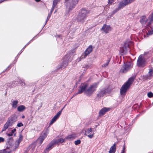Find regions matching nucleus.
<instances>
[{"label": "nucleus", "instance_id": "6ab92c4d", "mask_svg": "<svg viewBox=\"0 0 153 153\" xmlns=\"http://www.w3.org/2000/svg\"><path fill=\"white\" fill-rule=\"evenodd\" d=\"M110 110V108H108L104 107L102 108L99 112V115L101 116L103 115L106 112Z\"/></svg>", "mask_w": 153, "mask_h": 153}, {"label": "nucleus", "instance_id": "052dcab7", "mask_svg": "<svg viewBox=\"0 0 153 153\" xmlns=\"http://www.w3.org/2000/svg\"><path fill=\"white\" fill-rule=\"evenodd\" d=\"M152 103L153 104V102Z\"/></svg>", "mask_w": 153, "mask_h": 153}, {"label": "nucleus", "instance_id": "a18cd8bd", "mask_svg": "<svg viewBox=\"0 0 153 153\" xmlns=\"http://www.w3.org/2000/svg\"><path fill=\"white\" fill-rule=\"evenodd\" d=\"M16 129L15 128H14L11 131V132L13 134L14 133V132L16 131Z\"/></svg>", "mask_w": 153, "mask_h": 153}, {"label": "nucleus", "instance_id": "6e6d98bb", "mask_svg": "<svg viewBox=\"0 0 153 153\" xmlns=\"http://www.w3.org/2000/svg\"><path fill=\"white\" fill-rule=\"evenodd\" d=\"M58 36V37H60L61 36H60V35H59Z\"/></svg>", "mask_w": 153, "mask_h": 153}, {"label": "nucleus", "instance_id": "dca6fc26", "mask_svg": "<svg viewBox=\"0 0 153 153\" xmlns=\"http://www.w3.org/2000/svg\"><path fill=\"white\" fill-rule=\"evenodd\" d=\"M62 110H61V111H59L53 117V118L52 119L50 123V125H52L58 118L60 116L62 113Z\"/></svg>", "mask_w": 153, "mask_h": 153}, {"label": "nucleus", "instance_id": "f03ea898", "mask_svg": "<svg viewBox=\"0 0 153 153\" xmlns=\"http://www.w3.org/2000/svg\"><path fill=\"white\" fill-rule=\"evenodd\" d=\"M134 79V77H131L123 84L120 89V93L121 95H125L127 90L128 89L133 82Z\"/></svg>", "mask_w": 153, "mask_h": 153}, {"label": "nucleus", "instance_id": "bb28decb", "mask_svg": "<svg viewBox=\"0 0 153 153\" xmlns=\"http://www.w3.org/2000/svg\"><path fill=\"white\" fill-rule=\"evenodd\" d=\"M18 102L17 100H14L12 104V107L14 108H16L17 106Z\"/></svg>", "mask_w": 153, "mask_h": 153}, {"label": "nucleus", "instance_id": "72a5a7b5", "mask_svg": "<svg viewBox=\"0 0 153 153\" xmlns=\"http://www.w3.org/2000/svg\"><path fill=\"white\" fill-rule=\"evenodd\" d=\"M81 143V141L79 140H78L74 142V143L76 145H78Z\"/></svg>", "mask_w": 153, "mask_h": 153}, {"label": "nucleus", "instance_id": "09e8293b", "mask_svg": "<svg viewBox=\"0 0 153 153\" xmlns=\"http://www.w3.org/2000/svg\"><path fill=\"white\" fill-rule=\"evenodd\" d=\"M25 116H24V115H23V116H22V118H25Z\"/></svg>", "mask_w": 153, "mask_h": 153}, {"label": "nucleus", "instance_id": "58836bf2", "mask_svg": "<svg viewBox=\"0 0 153 153\" xmlns=\"http://www.w3.org/2000/svg\"><path fill=\"white\" fill-rule=\"evenodd\" d=\"M12 83H7V86L10 88H12L13 86H14V85H12Z\"/></svg>", "mask_w": 153, "mask_h": 153}, {"label": "nucleus", "instance_id": "13d9d810", "mask_svg": "<svg viewBox=\"0 0 153 153\" xmlns=\"http://www.w3.org/2000/svg\"><path fill=\"white\" fill-rule=\"evenodd\" d=\"M56 12V10H55V12H54V13H55V12Z\"/></svg>", "mask_w": 153, "mask_h": 153}, {"label": "nucleus", "instance_id": "f8f14e48", "mask_svg": "<svg viewBox=\"0 0 153 153\" xmlns=\"http://www.w3.org/2000/svg\"><path fill=\"white\" fill-rule=\"evenodd\" d=\"M48 134V132L47 131H43L40 137L37 140V141L39 142L40 144L42 143L43 141L47 137Z\"/></svg>", "mask_w": 153, "mask_h": 153}, {"label": "nucleus", "instance_id": "b1692460", "mask_svg": "<svg viewBox=\"0 0 153 153\" xmlns=\"http://www.w3.org/2000/svg\"><path fill=\"white\" fill-rule=\"evenodd\" d=\"M26 108L23 105H20L17 107V110L19 112L23 111Z\"/></svg>", "mask_w": 153, "mask_h": 153}, {"label": "nucleus", "instance_id": "1a4fd4ad", "mask_svg": "<svg viewBox=\"0 0 153 153\" xmlns=\"http://www.w3.org/2000/svg\"><path fill=\"white\" fill-rule=\"evenodd\" d=\"M129 46L128 43L126 42L124 43L123 46L120 48L119 50L120 52L122 54H126L129 50Z\"/></svg>", "mask_w": 153, "mask_h": 153}, {"label": "nucleus", "instance_id": "a19ab883", "mask_svg": "<svg viewBox=\"0 0 153 153\" xmlns=\"http://www.w3.org/2000/svg\"><path fill=\"white\" fill-rule=\"evenodd\" d=\"M19 144H18V143H17L16 144L15 146V149H16L17 148L19 147Z\"/></svg>", "mask_w": 153, "mask_h": 153}, {"label": "nucleus", "instance_id": "e433bc0d", "mask_svg": "<svg viewBox=\"0 0 153 153\" xmlns=\"http://www.w3.org/2000/svg\"><path fill=\"white\" fill-rule=\"evenodd\" d=\"M5 140L3 137H0V143L3 142Z\"/></svg>", "mask_w": 153, "mask_h": 153}, {"label": "nucleus", "instance_id": "4d7b16f0", "mask_svg": "<svg viewBox=\"0 0 153 153\" xmlns=\"http://www.w3.org/2000/svg\"><path fill=\"white\" fill-rule=\"evenodd\" d=\"M39 96V95H36V96H37V97Z\"/></svg>", "mask_w": 153, "mask_h": 153}, {"label": "nucleus", "instance_id": "393cba45", "mask_svg": "<svg viewBox=\"0 0 153 153\" xmlns=\"http://www.w3.org/2000/svg\"><path fill=\"white\" fill-rule=\"evenodd\" d=\"M11 151L9 149L0 150V153H11Z\"/></svg>", "mask_w": 153, "mask_h": 153}, {"label": "nucleus", "instance_id": "5fc2aeb1", "mask_svg": "<svg viewBox=\"0 0 153 153\" xmlns=\"http://www.w3.org/2000/svg\"><path fill=\"white\" fill-rule=\"evenodd\" d=\"M152 19H153V14H152Z\"/></svg>", "mask_w": 153, "mask_h": 153}, {"label": "nucleus", "instance_id": "f704fd0d", "mask_svg": "<svg viewBox=\"0 0 153 153\" xmlns=\"http://www.w3.org/2000/svg\"><path fill=\"white\" fill-rule=\"evenodd\" d=\"M19 83L21 84V85L23 86H24L25 85V83L24 82V80H20Z\"/></svg>", "mask_w": 153, "mask_h": 153}, {"label": "nucleus", "instance_id": "c756f323", "mask_svg": "<svg viewBox=\"0 0 153 153\" xmlns=\"http://www.w3.org/2000/svg\"><path fill=\"white\" fill-rule=\"evenodd\" d=\"M147 19H146L144 18L141 19L140 21V22L142 24H144L146 23Z\"/></svg>", "mask_w": 153, "mask_h": 153}, {"label": "nucleus", "instance_id": "0eeeda50", "mask_svg": "<svg viewBox=\"0 0 153 153\" xmlns=\"http://www.w3.org/2000/svg\"><path fill=\"white\" fill-rule=\"evenodd\" d=\"M133 64L130 62H127L126 64L121 68L120 71L122 73H126L133 67Z\"/></svg>", "mask_w": 153, "mask_h": 153}, {"label": "nucleus", "instance_id": "c9c22d12", "mask_svg": "<svg viewBox=\"0 0 153 153\" xmlns=\"http://www.w3.org/2000/svg\"><path fill=\"white\" fill-rule=\"evenodd\" d=\"M32 40L33 39L31 40L27 44L25 45L23 47V49H24L27 45H28L32 41Z\"/></svg>", "mask_w": 153, "mask_h": 153}, {"label": "nucleus", "instance_id": "ddd939ff", "mask_svg": "<svg viewBox=\"0 0 153 153\" xmlns=\"http://www.w3.org/2000/svg\"><path fill=\"white\" fill-rule=\"evenodd\" d=\"M56 141H53V140L51 141L47 146L46 149L44 150V152H48L51 149L54 147V145L56 144Z\"/></svg>", "mask_w": 153, "mask_h": 153}, {"label": "nucleus", "instance_id": "39448f33", "mask_svg": "<svg viewBox=\"0 0 153 153\" xmlns=\"http://www.w3.org/2000/svg\"><path fill=\"white\" fill-rule=\"evenodd\" d=\"M79 0H68L66 2V6L69 12L75 8Z\"/></svg>", "mask_w": 153, "mask_h": 153}, {"label": "nucleus", "instance_id": "9b49d317", "mask_svg": "<svg viewBox=\"0 0 153 153\" xmlns=\"http://www.w3.org/2000/svg\"><path fill=\"white\" fill-rule=\"evenodd\" d=\"M93 48L92 45H90L84 52V55H82L79 59V61H80L81 59L85 58L86 56L89 54L92 51Z\"/></svg>", "mask_w": 153, "mask_h": 153}, {"label": "nucleus", "instance_id": "864d4df0", "mask_svg": "<svg viewBox=\"0 0 153 153\" xmlns=\"http://www.w3.org/2000/svg\"><path fill=\"white\" fill-rule=\"evenodd\" d=\"M22 53V52L20 51L19 53V54H20Z\"/></svg>", "mask_w": 153, "mask_h": 153}, {"label": "nucleus", "instance_id": "aec40b11", "mask_svg": "<svg viewBox=\"0 0 153 153\" xmlns=\"http://www.w3.org/2000/svg\"><path fill=\"white\" fill-rule=\"evenodd\" d=\"M76 135L74 134H70L67 136L65 138V140H73L76 137Z\"/></svg>", "mask_w": 153, "mask_h": 153}, {"label": "nucleus", "instance_id": "5701e85b", "mask_svg": "<svg viewBox=\"0 0 153 153\" xmlns=\"http://www.w3.org/2000/svg\"><path fill=\"white\" fill-rule=\"evenodd\" d=\"M122 8H123L121 7H120V5L118 4V7L115 9L111 13V15L112 16L114 15L119 10Z\"/></svg>", "mask_w": 153, "mask_h": 153}, {"label": "nucleus", "instance_id": "412c9836", "mask_svg": "<svg viewBox=\"0 0 153 153\" xmlns=\"http://www.w3.org/2000/svg\"><path fill=\"white\" fill-rule=\"evenodd\" d=\"M60 0H54L53 3V4L51 9L50 13H52V12L53 11L54 9L55 6L57 5L58 2Z\"/></svg>", "mask_w": 153, "mask_h": 153}, {"label": "nucleus", "instance_id": "4be33fe9", "mask_svg": "<svg viewBox=\"0 0 153 153\" xmlns=\"http://www.w3.org/2000/svg\"><path fill=\"white\" fill-rule=\"evenodd\" d=\"M116 144H114L110 148L109 153H115L116 151Z\"/></svg>", "mask_w": 153, "mask_h": 153}, {"label": "nucleus", "instance_id": "603ef678", "mask_svg": "<svg viewBox=\"0 0 153 153\" xmlns=\"http://www.w3.org/2000/svg\"><path fill=\"white\" fill-rule=\"evenodd\" d=\"M10 68V66H9L7 68H8V69H9Z\"/></svg>", "mask_w": 153, "mask_h": 153}, {"label": "nucleus", "instance_id": "ea45409f", "mask_svg": "<svg viewBox=\"0 0 153 153\" xmlns=\"http://www.w3.org/2000/svg\"><path fill=\"white\" fill-rule=\"evenodd\" d=\"M125 146L124 145L123 146V149L121 151V153H125L124 152H125Z\"/></svg>", "mask_w": 153, "mask_h": 153}, {"label": "nucleus", "instance_id": "3c124183", "mask_svg": "<svg viewBox=\"0 0 153 153\" xmlns=\"http://www.w3.org/2000/svg\"><path fill=\"white\" fill-rule=\"evenodd\" d=\"M24 50L23 48L22 49V50L21 51L22 52Z\"/></svg>", "mask_w": 153, "mask_h": 153}, {"label": "nucleus", "instance_id": "4468645a", "mask_svg": "<svg viewBox=\"0 0 153 153\" xmlns=\"http://www.w3.org/2000/svg\"><path fill=\"white\" fill-rule=\"evenodd\" d=\"M151 21L148 24L147 26L149 27L150 29L148 30V33H147L146 34L144 35L146 37H148L149 35L153 34V23L151 24Z\"/></svg>", "mask_w": 153, "mask_h": 153}, {"label": "nucleus", "instance_id": "423d86ee", "mask_svg": "<svg viewBox=\"0 0 153 153\" xmlns=\"http://www.w3.org/2000/svg\"><path fill=\"white\" fill-rule=\"evenodd\" d=\"M72 60V59L71 58L70 55L68 54H67L64 57L63 62L60 65L59 68L62 69L65 68L67 65L68 63L71 62Z\"/></svg>", "mask_w": 153, "mask_h": 153}, {"label": "nucleus", "instance_id": "6e6552de", "mask_svg": "<svg viewBox=\"0 0 153 153\" xmlns=\"http://www.w3.org/2000/svg\"><path fill=\"white\" fill-rule=\"evenodd\" d=\"M145 62V59L141 55H140L137 60V65L139 67H144L146 65Z\"/></svg>", "mask_w": 153, "mask_h": 153}, {"label": "nucleus", "instance_id": "c03bdc74", "mask_svg": "<svg viewBox=\"0 0 153 153\" xmlns=\"http://www.w3.org/2000/svg\"><path fill=\"white\" fill-rule=\"evenodd\" d=\"M89 66L87 65H84L83 66V68L86 69L88 68H89Z\"/></svg>", "mask_w": 153, "mask_h": 153}, {"label": "nucleus", "instance_id": "cd10ccee", "mask_svg": "<svg viewBox=\"0 0 153 153\" xmlns=\"http://www.w3.org/2000/svg\"><path fill=\"white\" fill-rule=\"evenodd\" d=\"M53 141H56V144H58L59 143H62L65 140V139H64L62 138H60V139H59L58 140H53Z\"/></svg>", "mask_w": 153, "mask_h": 153}, {"label": "nucleus", "instance_id": "bf43d9fd", "mask_svg": "<svg viewBox=\"0 0 153 153\" xmlns=\"http://www.w3.org/2000/svg\"><path fill=\"white\" fill-rule=\"evenodd\" d=\"M148 153H151L150 152H149Z\"/></svg>", "mask_w": 153, "mask_h": 153}, {"label": "nucleus", "instance_id": "37998d69", "mask_svg": "<svg viewBox=\"0 0 153 153\" xmlns=\"http://www.w3.org/2000/svg\"><path fill=\"white\" fill-rule=\"evenodd\" d=\"M87 136L90 138H91L93 137V134L87 135Z\"/></svg>", "mask_w": 153, "mask_h": 153}, {"label": "nucleus", "instance_id": "20e7f679", "mask_svg": "<svg viewBox=\"0 0 153 153\" xmlns=\"http://www.w3.org/2000/svg\"><path fill=\"white\" fill-rule=\"evenodd\" d=\"M90 11L84 9L81 10L76 18L77 21L83 23L85 20L87 14L89 13Z\"/></svg>", "mask_w": 153, "mask_h": 153}, {"label": "nucleus", "instance_id": "8fccbe9b", "mask_svg": "<svg viewBox=\"0 0 153 153\" xmlns=\"http://www.w3.org/2000/svg\"><path fill=\"white\" fill-rule=\"evenodd\" d=\"M36 2H39L40 1V0H35Z\"/></svg>", "mask_w": 153, "mask_h": 153}, {"label": "nucleus", "instance_id": "9d476101", "mask_svg": "<svg viewBox=\"0 0 153 153\" xmlns=\"http://www.w3.org/2000/svg\"><path fill=\"white\" fill-rule=\"evenodd\" d=\"M109 91V89L108 87H105L101 89L99 91L97 94V97L99 98L103 97Z\"/></svg>", "mask_w": 153, "mask_h": 153}, {"label": "nucleus", "instance_id": "f257e3e1", "mask_svg": "<svg viewBox=\"0 0 153 153\" xmlns=\"http://www.w3.org/2000/svg\"><path fill=\"white\" fill-rule=\"evenodd\" d=\"M98 83H94L91 85L90 86L88 87V84L87 83H82L81 84H84L86 86L85 87L84 91H85L86 95L90 96L92 95L96 91L98 87Z\"/></svg>", "mask_w": 153, "mask_h": 153}, {"label": "nucleus", "instance_id": "4c0bfd02", "mask_svg": "<svg viewBox=\"0 0 153 153\" xmlns=\"http://www.w3.org/2000/svg\"><path fill=\"white\" fill-rule=\"evenodd\" d=\"M23 124L22 123H19L17 125V126L18 127H21L23 126Z\"/></svg>", "mask_w": 153, "mask_h": 153}, {"label": "nucleus", "instance_id": "f3484780", "mask_svg": "<svg viewBox=\"0 0 153 153\" xmlns=\"http://www.w3.org/2000/svg\"><path fill=\"white\" fill-rule=\"evenodd\" d=\"M86 85L84 84H81L80 85L79 87L78 92L74 94L73 95V97H74L79 94H81L83 92L85 89Z\"/></svg>", "mask_w": 153, "mask_h": 153}, {"label": "nucleus", "instance_id": "2eb2a0df", "mask_svg": "<svg viewBox=\"0 0 153 153\" xmlns=\"http://www.w3.org/2000/svg\"><path fill=\"white\" fill-rule=\"evenodd\" d=\"M153 77V69L150 68L149 69L148 74L145 75L143 76V78L145 79H150Z\"/></svg>", "mask_w": 153, "mask_h": 153}, {"label": "nucleus", "instance_id": "2f4dec72", "mask_svg": "<svg viewBox=\"0 0 153 153\" xmlns=\"http://www.w3.org/2000/svg\"><path fill=\"white\" fill-rule=\"evenodd\" d=\"M51 14H52L51 13H49L48 14V17H47V20H46L45 21V24L44 25V26L47 23V22L48 21L49 19H50V16H51Z\"/></svg>", "mask_w": 153, "mask_h": 153}, {"label": "nucleus", "instance_id": "a878e982", "mask_svg": "<svg viewBox=\"0 0 153 153\" xmlns=\"http://www.w3.org/2000/svg\"><path fill=\"white\" fill-rule=\"evenodd\" d=\"M85 132V134L86 135H87L89 134H90L92 131V128H86L84 130Z\"/></svg>", "mask_w": 153, "mask_h": 153}, {"label": "nucleus", "instance_id": "a211bd4d", "mask_svg": "<svg viewBox=\"0 0 153 153\" xmlns=\"http://www.w3.org/2000/svg\"><path fill=\"white\" fill-rule=\"evenodd\" d=\"M111 29V27L109 25L104 24L101 29V30H103L105 33H108Z\"/></svg>", "mask_w": 153, "mask_h": 153}, {"label": "nucleus", "instance_id": "79ce46f5", "mask_svg": "<svg viewBox=\"0 0 153 153\" xmlns=\"http://www.w3.org/2000/svg\"><path fill=\"white\" fill-rule=\"evenodd\" d=\"M114 0H108V3L111 4L114 2Z\"/></svg>", "mask_w": 153, "mask_h": 153}, {"label": "nucleus", "instance_id": "7ed1b4c3", "mask_svg": "<svg viewBox=\"0 0 153 153\" xmlns=\"http://www.w3.org/2000/svg\"><path fill=\"white\" fill-rule=\"evenodd\" d=\"M17 116L15 114H13L8 119L6 123L5 124L4 127L2 129L1 132L5 131L9 126H12L15 123L17 120Z\"/></svg>", "mask_w": 153, "mask_h": 153}, {"label": "nucleus", "instance_id": "de8ad7c7", "mask_svg": "<svg viewBox=\"0 0 153 153\" xmlns=\"http://www.w3.org/2000/svg\"><path fill=\"white\" fill-rule=\"evenodd\" d=\"M66 105H65L64 106V107H63V108L62 109V110H63V109L65 108V106Z\"/></svg>", "mask_w": 153, "mask_h": 153}, {"label": "nucleus", "instance_id": "473e14b6", "mask_svg": "<svg viewBox=\"0 0 153 153\" xmlns=\"http://www.w3.org/2000/svg\"><path fill=\"white\" fill-rule=\"evenodd\" d=\"M147 96L149 98H151L153 97V93L152 92H150L148 93Z\"/></svg>", "mask_w": 153, "mask_h": 153}, {"label": "nucleus", "instance_id": "49530a36", "mask_svg": "<svg viewBox=\"0 0 153 153\" xmlns=\"http://www.w3.org/2000/svg\"><path fill=\"white\" fill-rule=\"evenodd\" d=\"M13 135V134L11 132L10 133H9L7 134V135L9 136H12Z\"/></svg>", "mask_w": 153, "mask_h": 153}, {"label": "nucleus", "instance_id": "7c9ffc66", "mask_svg": "<svg viewBox=\"0 0 153 153\" xmlns=\"http://www.w3.org/2000/svg\"><path fill=\"white\" fill-rule=\"evenodd\" d=\"M23 140V136L22 135H19V139L18 140L17 143H18V144H20V143L22 140Z\"/></svg>", "mask_w": 153, "mask_h": 153}, {"label": "nucleus", "instance_id": "c85d7f7f", "mask_svg": "<svg viewBox=\"0 0 153 153\" xmlns=\"http://www.w3.org/2000/svg\"><path fill=\"white\" fill-rule=\"evenodd\" d=\"M110 59L109 58H108L106 63L103 64L102 65V66L103 67H106L108 65L109 63L110 62Z\"/></svg>", "mask_w": 153, "mask_h": 153}]
</instances>
